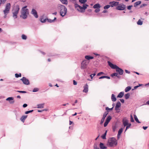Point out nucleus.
I'll list each match as a JSON object with an SVG mask.
<instances>
[{"label": "nucleus", "mask_w": 149, "mask_h": 149, "mask_svg": "<svg viewBox=\"0 0 149 149\" xmlns=\"http://www.w3.org/2000/svg\"><path fill=\"white\" fill-rule=\"evenodd\" d=\"M14 102L15 101L14 100L11 101H9V103L10 104H13L14 103Z\"/></svg>", "instance_id": "338daca9"}, {"label": "nucleus", "mask_w": 149, "mask_h": 149, "mask_svg": "<svg viewBox=\"0 0 149 149\" xmlns=\"http://www.w3.org/2000/svg\"><path fill=\"white\" fill-rule=\"evenodd\" d=\"M61 3L63 4L67 5L68 3L67 0H60Z\"/></svg>", "instance_id": "a878e982"}, {"label": "nucleus", "mask_w": 149, "mask_h": 149, "mask_svg": "<svg viewBox=\"0 0 149 149\" xmlns=\"http://www.w3.org/2000/svg\"><path fill=\"white\" fill-rule=\"evenodd\" d=\"M100 11V9L99 8H96L95 10V13H97Z\"/></svg>", "instance_id": "4d7b16f0"}, {"label": "nucleus", "mask_w": 149, "mask_h": 149, "mask_svg": "<svg viewBox=\"0 0 149 149\" xmlns=\"http://www.w3.org/2000/svg\"><path fill=\"white\" fill-rule=\"evenodd\" d=\"M100 5L99 3H97L95 4L93 6V8L95 9L99 8H100Z\"/></svg>", "instance_id": "6ab92c4d"}, {"label": "nucleus", "mask_w": 149, "mask_h": 149, "mask_svg": "<svg viewBox=\"0 0 149 149\" xmlns=\"http://www.w3.org/2000/svg\"><path fill=\"white\" fill-rule=\"evenodd\" d=\"M111 119V117L109 116L107 117L105 121L109 123Z\"/></svg>", "instance_id": "b1692460"}, {"label": "nucleus", "mask_w": 149, "mask_h": 149, "mask_svg": "<svg viewBox=\"0 0 149 149\" xmlns=\"http://www.w3.org/2000/svg\"><path fill=\"white\" fill-rule=\"evenodd\" d=\"M134 118L135 120L137 123H141V122L139 121V120L136 115H134Z\"/></svg>", "instance_id": "cd10ccee"}, {"label": "nucleus", "mask_w": 149, "mask_h": 149, "mask_svg": "<svg viewBox=\"0 0 149 149\" xmlns=\"http://www.w3.org/2000/svg\"><path fill=\"white\" fill-rule=\"evenodd\" d=\"M111 6L110 5H106L104 7V9H108L109 8V7Z\"/></svg>", "instance_id": "4c0bfd02"}, {"label": "nucleus", "mask_w": 149, "mask_h": 149, "mask_svg": "<svg viewBox=\"0 0 149 149\" xmlns=\"http://www.w3.org/2000/svg\"><path fill=\"white\" fill-rule=\"evenodd\" d=\"M118 74L116 73H114L113 74H111V76L113 77V76H117Z\"/></svg>", "instance_id": "79ce46f5"}, {"label": "nucleus", "mask_w": 149, "mask_h": 149, "mask_svg": "<svg viewBox=\"0 0 149 149\" xmlns=\"http://www.w3.org/2000/svg\"><path fill=\"white\" fill-rule=\"evenodd\" d=\"M20 80L22 81L23 84H24L28 85L30 84L29 80L25 77H23L20 79Z\"/></svg>", "instance_id": "6e6552de"}, {"label": "nucleus", "mask_w": 149, "mask_h": 149, "mask_svg": "<svg viewBox=\"0 0 149 149\" xmlns=\"http://www.w3.org/2000/svg\"><path fill=\"white\" fill-rule=\"evenodd\" d=\"M44 104H40L37 105V108L39 109L42 108L44 107Z\"/></svg>", "instance_id": "5701e85b"}, {"label": "nucleus", "mask_w": 149, "mask_h": 149, "mask_svg": "<svg viewBox=\"0 0 149 149\" xmlns=\"http://www.w3.org/2000/svg\"><path fill=\"white\" fill-rule=\"evenodd\" d=\"M131 89V87L128 86L125 89V92H127L130 91Z\"/></svg>", "instance_id": "bb28decb"}, {"label": "nucleus", "mask_w": 149, "mask_h": 149, "mask_svg": "<svg viewBox=\"0 0 149 149\" xmlns=\"http://www.w3.org/2000/svg\"><path fill=\"white\" fill-rule=\"evenodd\" d=\"M116 127H117L116 126H113V132H115V131Z\"/></svg>", "instance_id": "603ef678"}, {"label": "nucleus", "mask_w": 149, "mask_h": 149, "mask_svg": "<svg viewBox=\"0 0 149 149\" xmlns=\"http://www.w3.org/2000/svg\"><path fill=\"white\" fill-rule=\"evenodd\" d=\"M147 128L148 127L147 126H143V128L144 130H146Z\"/></svg>", "instance_id": "0e129e2a"}, {"label": "nucleus", "mask_w": 149, "mask_h": 149, "mask_svg": "<svg viewBox=\"0 0 149 149\" xmlns=\"http://www.w3.org/2000/svg\"><path fill=\"white\" fill-rule=\"evenodd\" d=\"M11 5L10 3H8L6 4L5 8L3 10L4 14H8L9 13Z\"/></svg>", "instance_id": "423d86ee"}, {"label": "nucleus", "mask_w": 149, "mask_h": 149, "mask_svg": "<svg viewBox=\"0 0 149 149\" xmlns=\"http://www.w3.org/2000/svg\"><path fill=\"white\" fill-rule=\"evenodd\" d=\"M131 125V123H128V125H127L126 126V129L125 130V131H126L127 130V129H129Z\"/></svg>", "instance_id": "f704fd0d"}, {"label": "nucleus", "mask_w": 149, "mask_h": 149, "mask_svg": "<svg viewBox=\"0 0 149 149\" xmlns=\"http://www.w3.org/2000/svg\"><path fill=\"white\" fill-rule=\"evenodd\" d=\"M17 92L21 93H26L27 92L26 91H16Z\"/></svg>", "instance_id": "ea45409f"}, {"label": "nucleus", "mask_w": 149, "mask_h": 149, "mask_svg": "<svg viewBox=\"0 0 149 149\" xmlns=\"http://www.w3.org/2000/svg\"><path fill=\"white\" fill-rule=\"evenodd\" d=\"M39 89L37 88H35L33 89V92H36L38 91Z\"/></svg>", "instance_id": "49530a36"}, {"label": "nucleus", "mask_w": 149, "mask_h": 149, "mask_svg": "<svg viewBox=\"0 0 149 149\" xmlns=\"http://www.w3.org/2000/svg\"><path fill=\"white\" fill-rule=\"evenodd\" d=\"M73 84L74 85H76L77 84V82L75 80H74L73 81Z\"/></svg>", "instance_id": "13d9d810"}, {"label": "nucleus", "mask_w": 149, "mask_h": 149, "mask_svg": "<svg viewBox=\"0 0 149 149\" xmlns=\"http://www.w3.org/2000/svg\"><path fill=\"white\" fill-rule=\"evenodd\" d=\"M94 149H97L98 148L97 144V143H95L94 146Z\"/></svg>", "instance_id": "c03bdc74"}, {"label": "nucleus", "mask_w": 149, "mask_h": 149, "mask_svg": "<svg viewBox=\"0 0 149 149\" xmlns=\"http://www.w3.org/2000/svg\"><path fill=\"white\" fill-rule=\"evenodd\" d=\"M104 74V73L103 72H101L98 73L97 74V76H100L102 74Z\"/></svg>", "instance_id": "3c124183"}, {"label": "nucleus", "mask_w": 149, "mask_h": 149, "mask_svg": "<svg viewBox=\"0 0 149 149\" xmlns=\"http://www.w3.org/2000/svg\"><path fill=\"white\" fill-rule=\"evenodd\" d=\"M88 6V5L86 4H84L83 5V7H81V8H80V10L79 9H77V10L80 11L81 13H83L84 12L85 10L87 8V7Z\"/></svg>", "instance_id": "f8f14e48"}, {"label": "nucleus", "mask_w": 149, "mask_h": 149, "mask_svg": "<svg viewBox=\"0 0 149 149\" xmlns=\"http://www.w3.org/2000/svg\"><path fill=\"white\" fill-rule=\"evenodd\" d=\"M19 10V5H16L13 8V17L14 19L17 18V14Z\"/></svg>", "instance_id": "20e7f679"}, {"label": "nucleus", "mask_w": 149, "mask_h": 149, "mask_svg": "<svg viewBox=\"0 0 149 149\" xmlns=\"http://www.w3.org/2000/svg\"><path fill=\"white\" fill-rule=\"evenodd\" d=\"M84 89L83 91V92L85 93H86L88 91V86L87 84H86L84 86Z\"/></svg>", "instance_id": "dca6fc26"}, {"label": "nucleus", "mask_w": 149, "mask_h": 149, "mask_svg": "<svg viewBox=\"0 0 149 149\" xmlns=\"http://www.w3.org/2000/svg\"><path fill=\"white\" fill-rule=\"evenodd\" d=\"M14 99V98L13 97H8L7 98L6 100L7 101H11L13 100Z\"/></svg>", "instance_id": "72a5a7b5"}, {"label": "nucleus", "mask_w": 149, "mask_h": 149, "mask_svg": "<svg viewBox=\"0 0 149 149\" xmlns=\"http://www.w3.org/2000/svg\"><path fill=\"white\" fill-rule=\"evenodd\" d=\"M111 99L112 101L113 102H115L116 100V98L113 94H112L111 95Z\"/></svg>", "instance_id": "4be33fe9"}, {"label": "nucleus", "mask_w": 149, "mask_h": 149, "mask_svg": "<svg viewBox=\"0 0 149 149\" xmlns=\"http://www.w3.org/2000/svg\"><path fill=\"white\" fill-rule=\"evenodd\" d=\"M31 13L33 15L35 18H37L38 17V14L37 12L35 9L34 8L32 9Z\"/></svg>", "instance_id": "1a4fd4ad"}, {"label": "nucleus", "mask_w": 149, "mask_h": 149, "mask_svg": "<svg viewBox=\"0 0 149 149\" xmlns=\"http://www.w3.org/2000/svg\"><path fill=\"white\" fill-rule=\"evenodd\" d=\"M27 7V6H25L24 7H23L22 8V10H26V9Z\"/></svg>", "instance_id": "bf43d9fd"}, {"label": "nucleus", "mask_w": 149, "mask_h": 149, "mask_svg": "<svg viewBox=\"0 0 149 149\" xmlns=\"http://www.w3.org/2000/svg\"><path fill=\"white\" fill-rule=\"evenodd\" d=\"M74 6L77 9H78L77 8L78 7L79 8L80 10V8H81V6L79 5L77 3H75L74 4Z\"/></svg>", "instance_id": "c85d7f7f"}, {"label": "nucleus", "mask_w": 149, "mask_h": 149, "mask_svg": "<svg viewBox=\"0 0 149 149\" xmlns=\"http://www.w3.org/2000/svg\"><path fill=\"white\" fill-rule=\"evenodd\" d=\"M85 58L86 59L88 60L92 59L93 58V56H90L89 55H86L85 56Z\"/></svg>", "instance_id": "aec40b11"}, {"label": "nucleus", "mask_w": 149, "mask_h": 149, "mask_svg": "<svg viewBox=\"0 0 149 149\" xmlns=\"http://www.w3.org/2000/svg\"><path fill=\"white\" fill-rule=\"evenodd\" d=\"M109 65L111 67L112 69H116V71L118 72L119 74L120 75H122L124 72L123 70L121 68H119L118 67L115 65L112 64L109 61H108Z\"/></svg>", "instance_id": "f257e3e1"}, {"label": "nucleus", "mask_w": 149, "mask_h": 149, "mask_svg": "<svg viewBox=\"0 0 149 149\" xmlns=\"http://www.w3.org/2000/svg\"><path fill=\"white\" fill-rule=\"evenodd\" d=\"M137 23V24L139 25H141L143 24V22L141 21L140 19H139Z\"/></svg>", "instance_id": "2f4dec72"}, {"label": "nucleus", "mask_w": 149, "mask_h": 149, "mask_svg": "<svg viewBox=\"0 0 149 149\" xmlns=\"http://www.w3.org/2000/svg\"><path fill=\"white\" fill-rule=\"evenodd\" d=\"M105 77V76H102L99 78V79H102L104 78Z\"/></svg>", "instance_id": "e2e57ef3"}, {"label": "nucleus", "mask_w": 149, "mask_h": 149, "mask_svg": "<svg viewBox=\"0 0 149 149\" xmlns=\"http://www.w3.org/2000/svg\"><path fill=\"white\" fill-rule=\"evenodd\" d=\"M132 7V5H130L127 6V8L129 10H130L131 9V8Z\"/></svg>", "instance_id": "8fccbe9b"}, {"label": "nucleus", "mask_w": 149, "mask_h": 149, "mask_svg": "<svg viewBox=\"0 0 149 149\" xmlns=\"http://www.w3.org/2000/svg\"><path fill=\"white\" fill-rule=\"evenodd\" d=\"M118 142L116 139L114 137L110 138L108 140L107 145L110 147H113L117 145Z\"/></svg>", "instance_id": "f03ea898"}, {"label": "nucleus", "mask_w": 149, "mask_h": 149, "mask_svg": "<svg viewBox=\"0 0 149 149\" xmlns=\"http://www.w3.org/2000/svg\"><path fill=\"white\" fill-rule=\"evenodd\" d=\"M109 123L107 122H106V121H105L104 123V127H106L107 125Z\"/></svg>", "instance_id": "6e6d98bb"}, {"label": "nucleus", "mask_w": 149, "mask_h": 149, "mask_svg": "<svg viewBox=\"0 0 149 149\" xmlns=\"http://www.w3.org/2000/svg\"><path fill=\"white\" fill-rule=\"evenodd\" d=\"M27 106V104H24L23 105V107L24 108H25Z\"/></svg>", "instance_id": "052dcab7"}, {"label": "nucleus", "mask_w": 149, "mask_h": 149, "mask_svg": "<svg viewBox=\"0 0 149 149\" xmlns=\"http://www.w3.org/2000/svg\"><path fill=\"white\" fill-rule=\"evenodd\" d=\"M15 75L16 77L18 78L21 76V73H19V74L16 73L15 74Z\"/></svg>", "instance_id": "e433bc0d"}, {"label": "nucleus", "mask_w": 149, "mask_h": 149, "mask_svg": "<svg viewBox=\"0 0 149 149\" xmlns=\"http://www.w3.org/2000/svg\"><path fill=\"white\" fill-rule=\"evenodd\" d=\"M139 87V86H136L134 87V89H136Z\"/></svg>", "instance_id": "774afa93"}, {"label": "nucleus", "mask_w": 149, "mask_h": 149, "mask_svg": "<svg viewBox=\"0 0 149 149\" xmlns=\"http://www.w3.org/2000/svg\"><path fill=\"white\" fill-rule=\"evenodd\" d=\"M141 3V1H137L134 3V7H136L137 6L140 5Z\"/></svg>", "instance_id": "393cba45"}, {"label": "nucleus", "mask_w": 149, "mask_h": 149, "mask_svg": "<svg viewBox=\"0 0 149 149\" xmlns=\"http://www.w3.org/2000/svg\"><path fill=\"white\" fill-rule=\"evenodd\" d=\"M47 21L49 23H52L54 22L53 20L49 19H47Z\"/></svg>", "instance_id": "a18cd8bd"}, {"label": "nucleus", "mask_w": 149, "mask_h": 149, "mask_svg": "<svg viewBox=\"0 0 149 149\" xmlns=\"http://www.w3.org/2000/svg\"><path fill=\"white\" fill-rule=\"evenodd\" d=\"M108 114V112H107L106 111L104 112V113L103 114V117L101 119V122H100V124H102L104 122V119L106 117V116Z\"/></svg>", "instance_id": "4468645a"}, {"label": "nucleus", "mask_w": 149, "mask_h": 149, "mask_svg": "<svg viewBox=\"0 0 149 149\" xmlns=\"http://www.w3.org/2000/svg\"><path fill=\"white\" fill-rule=\"evenodd\" d=\"M89 63V61H88L86 60H83L81 63V69H84L86 68Z\"/></svg>", "instance_id": "0eeeda50"}, {"label": "nucleus", "mask_w": 149, "mask_h": 149, "mask_svg": "<svg viewBox=\"0 0 149 149\" xmlns=\"http://www.w3.org/2000/svg\"><path fill=\"white\" fill-rule=\"evenodd\" d=\"M126 6L125 5L123 4L121 5H119L116 8V9L118 10H125Z\"/></svg>", "instance_id": "9d476101"}, {"label": "nucleus", "mask_w": 149, "mask_h": 149, "mask_svg": "<svg viewBox=\"0 0 149 149\" xmlns=\"http://www.w3.org/2000/svg\"><path fill=\"white\" fill-rule=\"evenodd\" d=\"M113 107L112 108H109L108 107H106V110L107 111H108V110L111 111L113 110Z\"/></svg>", "instance_id": "a19ab883"}, {"label": "nucleus", "mask_w": 149, "mask_h": 149, "mask_svg": "<svg viewBox=\"0 0 149 149\" xmlns=\"http://www.w3.org/2000/svg\"><path fill=\"white\" fill-rule=\"evenodd\" d=\"M100 148L101 149H106L107 148V147H105L104 146V144L101 142L100 143Z\"/></svg>", "instance_id": "a211bd4d"}, {"label": "nucleus", "mask_w": 149, "mask_h": 149, "mask_svg": "<svg viewBox=\"0 0 149 149\" xmlns=\"http://www.w3.org/2000/svg\"><path fill=\"white\" fill-rule=\"evenodd\" d=\"M123 129L122 128H120L118 132V135H120H120L123 132Z\"/></svg>", "instance_id": "c756f323"}, {"label": "nucleus", "mask_w": 149, "mask_h": 149, "mask_svg": "<svg viewBox=\"0 0 149 149\" xmlns=\"http://www.w3.org/2000/svg\"><path fill=\"white\" fill-rule=\"evenodd\" d=\"M87 1V0H79V2L81 3L84 4Z\"/></svg>", "instance_id": "c9c22d12"}, {"label": "nucleus", "mask_w": 149, "mask_h": 149, "mask_svg": "<svg viewBox=\"0 0 149 149\" xmlns=\"http://www.w3.org/2000/svg\"><path fill=\"white\" fill-rule=\"evenodd\" d=\"M120 102L123 103H124V100L123 99H120Z\"/></svg>", "instance_id": "680f3d73"}, {"label": "nucleus", "mask_w": 149, "mask_h": 149, "mask_svg": "<svg viewBox=\"0 0 149 149\" xmlns=\"http://www.w3.org/2000/svg\"><path fill=\"white\" fill-rule=\"evenodd\" d=\"M58 8L60 10V15L62 17H64L66 14L67 12V9L64 5L58 4Z\"/></svg>", "instance_id": "7ed1b4c3"}, {"label": "nucleus", "mask_w": 149, "mask_h": 149, "mask_svg": "<svg viewBox=\"0 0 149 149\" xmlns=\"http://www.w3.org/2000/svg\"><path fill=\"white\" fill-rule=\"evenodd\" d=\"M124 93L123 92H121L120 93H119L118 95L117 96V97H119V98H121L122 97L123 95H124Z\"/></svg>", "instance_id": "412c9836"}, {"label": "nucleus", "mask_w": 149, "mask_h": 149, "mask_svg": "<svg viewBox=\"0 0 149 149\" xmlns=\"http://www.w3.org/2000/svg\"><path fill=\"white\" fill-rule=\"evenodd\" d=\"M47 20V19H44L43 18H41L40 19V21L42 23H44Z\"/></svg>", "instance_id": "473e14b6"}, {"label": "nucleus", "mask_w": 149, "mask_h": 149, "mask_svg": "<svg viewBox=\"0 0 149 149\" xmlns=\"http://www.w3.org/2000/svg\"><path fill=\"white\" fill-rule=\"evenodd\" d=\"M130 121L132 122H133L134 121L133 117L132 115L130 116Z\"/></svg>", "instance_id": "de8ad7c7"}, {"label": "nucleus", "mask_w": 149, "mask_h": 149, "mask_svg": "<svg viewBox=\"0 0 149 149\" xmlns=\"http://www.w3.org/2000/svg\"><path fill=\"white\" fill-rule=\"evenodd\" d=\"M96 75L95 73H94L93 74H91L90 75V77L91 78V79H92L93 78V77L94 76Z\"/></svg>", "instance_id": "09e8293b"}, {"label": "nucleus", "mask_w": 149, "mask_h": 149, "mask_svg": "<svg viewBox=\"0 0 149 149\" xmlns=\"http://www.w3.org/2000/svg\"><path fill=\"white\" fill-rule=\"evenodd\" d=\"M29 13V11L28 9L22 10L21 13V15H20V17L24 19H26L27 18Z\"/></svg>", "instance_id": "39448f33"}, {"label": "nucleus", "mask_w": 149, "mask_h": 149, "mask_svg": "<svg viewBox=\"0 0 149 149\" xmlns=\"http://www.w3.org/2000/svg\"><path fill=\"white\" fill-rule=\"evenodd\" d=\"M130 94L129 93H128L125 95V98L127 100L129 98L130 96Z\"/></svg>", "instance_id": "7c9ffc66"}, {"label": "nucleus", "mask_w": 149, "mask_h": 149, "mask_svg": "<svg viewBox=\"0 0 149 149\" xmlns=\"http://www.w3.org/2000/svg\"><path fill=\"white\" fill-rule=\"evenodd\" d=\"M122 122L124 127L128 125V121L125 118H124L123 119Z\"/></svg>", "instance_id": "2eb2a0df"}, {"label": "nucleus", "mask_w": 149, "mask_h": 149, "mask_svg": "<svg viewBox=\"0 0 149 149\" xmlns=\"http://www.w3.org/2000/svg\"><path fill=\"white\" fill-rule=\"evenodd\" d=\"M22 38L23 40H26L27 38L26 36L24 34L22 35Z\"/></svg>", "instance_id": "58836bf2"}, {"label": "nucleus", "mask_w": 149, "mask_h": 149, "mask_svg": "<svg viewBox=\"0 0 149 149\" xmlns=\"http://www.w3.org/2000/svg\"><path fill=\"white\" fill-rule=\"evenodd\" d=\"M27 116V115L22 116L20 118V120L23 122H24L25 120L26 119Z\"/></svg>", "instance_id": "f3484780"}, {"label": "nucleus", "mask_w": 149, "mask_h": 149, "mask_svg": "<svg viewBox=\"0 0 149 149\" xmlns=\"http://www.w3.org/2000/svg\"><path fill=\"white\" fill-rule=\"evenodd\" d=\"M121 105V103L119 101H118L116 103L115 108V110L116 111L117 113H118L120 112L119 111L120 109L119 108L120 107Z\"/></svg>", "instance_id": "9b49d317"}, {"label": "nucleus", "mask_w": 149, "mask_h": 149, "mask_svg": "<svg viewBox=\"0 0 149 149\" xmlns=\"http://www.w3.org/2000/svg\"><path fill=\"white\" fill-rule=\"evenodd\" d=\"M33 111V110H30V111H26L25 112V113L26 114H27L29 113L32 112Z\"/></svg>", "instance_id": "37998d69"}, {"label": "nucleus", "mask_w": 149, "mask_h": 149, "mask_svg": "<svg viewBox=\"0 0 149 149\" xmlns=\"http://www.w3.org/2000/svg\"><path fill=\"white\" fill-rule=\"evenodd\" d=\"M106 136L103 134L101 136L102 138L103 139H106Z\"/></svg>", "instance_id": "864d4df0"}, {"label": "nucleus", "mask_w": 149, "mask_h": 149, "mask_svg": "<svg viewBox=\"0 0 149 149\" xmlns=\"http://www.w3.org/2000/svg\"><path fill=\"white\" fill-rule=\"evenodd\" d=\"M119 2L115 1H113L109 2V4L111 6L113 7V6H117L119 4Z\"/></svg>", "instance_id": "ddd939ff"}, {"label": "nucleus", "mask_w": 149, "mask_h": 149, "mask_svg": "<svg viewBox=\"0 0 149 149\" xmlns=\"http://www.w3.org/2000/svg\"><path fill=\"white\" fill-rule=\"evenodd\" d=\"M147 5V4H141L140 6L141 8L143 7L146 6Z\"/></svg>", "instance_id": "5fc2aeb1"}, {"label": "nucleus", "mask_w": 149, "mask_h": 149, "mask_svg": "<svg viewBox=\"0 0 149 149\" xmlns=\"http://www.w3.org/2000/svg\"><path fill=\"white\" fill-rule=\"evenodd\" d=\"M125 72L126 73H127L129 74L130 73V72L127 70H125Z\"/></svg>", "instance_id": "69168bd1"}]
</instances>
